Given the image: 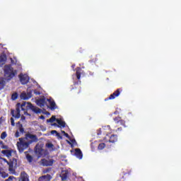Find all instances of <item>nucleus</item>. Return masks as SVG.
Masks as SVG:
<instances>
[{"mask_svg":"<svg viewBox=\"0 0 181 181\" xmlns=\"http://www.w3.org/2000/svg\"><path fill=\"white\" fill-rule=\"evenodd\" d=\"M28 108L32 110V111L35 112V114L42 113V110H40L39 107L33 106V105L29 102H23L22 104L18 103L16 105V110H11V115L14 118L17 119L21 118V121H25V115H30L29 113H28Z\"/></svg>","mask_w":181,"mask_h":181,"instance_id":"obj_1","label":"nucleus"},{"mask_svg":"<svg viewBox=\"0 0 181 181\" xmlns=\"http://www.w3.org/2000/svg\"><path fill=\"white\" fill-rule=\"evenodd\" d=\"M18 74V71L15 69H13V67L12 66L8 64L5 65L4 67V80L6 81H11L15 76Z\"/></svg>","mask_w":181,"mask_h":181,"instance_id":"obj_2","label":"nucleus"},{"mask_svg":"<svg viewBox=\"0 0 181 181\" xmlns=\"http://www.w3.org/2000/svg\"><path fill=\"white\" fill-rule=\"evenodd\" d=\"M30 145V142L25 138H20L19 141L17 142V148L19 152H23L24 149H28Z\"/></svg>","mask_w":181,"mask_h":181,"instance_id":"obj_3","label":"nucleus"},{"mask_svg":"<svg viewBox=\"0 0 181 181\" xmlns=\"http://www.w3.org/2000/svg\"><path fill=\"white\" fill-rule=\"evenodd\" d=\"M56 121L57 123H54L52 125L54 127H59V128H64L66 127V122L63 121L62 118H56V116H52L50 119L47 120V122H54Z\"/></svg>","mask_w":181,"mask_h":181,"instance_id":"obj_4","label":"nucleus"},{"mask_svg":"<svg viewBox=\"0 0 181 181\" xmlns=\"http://www.w3.org/2000/svg\"><path fill=\"white\" fill-rule=\"evenodd\" d=\"M1 160L4 162V163H6L7 166H8V170L11 172V173H13V172H15V168L16 166V158H13L9 161L6 160V158H1Z\"/></svg>","mask_w":181,"mask_h":181,"instance_id":"obj_5","label":"nucleus"},{"mask_svg":"<svg viewBox=\"0 0 181 181\" xmlns=\"http://www.w3.org/2000/svg\"><path fill=\"white\" fill-rule=\"evenodd\" d=\"M20 98L25 101H28V100L32 98V91H29V89H28L27 92H22L20 95Z\"/></svg>","mask_w":181,"mask_h":181,"instance_id":"obj_6","label":"nucleus"},{"mask_svg":"<svg viewBox=\"0 0 181 181\" xmlns=\"http://www.w3.org/2000/svg\"><path fill=\"white\" fill-rule=\"evenodd\" d=\"M17 127H18V129L16 131L15 134V137L16 138H19L22 134L25 132L23 129V126L21 124V122H18L17 124Z\"/></svg>","mask_w":181,"mask_h":181,"instance_id":"obj_7","label":"nucleus"},{"mask_svg":"<svg viewBox=\"0 0 181 181\" xmlns=\"http://www.w3.org/2000/svg\"><path fill=\"white\" fill-rule=\"evenodd\" d=\"M19 78L21 84H28L29 82V76L27 74H21Z\"/></svg>","mask_w":181,"mask_h":181,"instance_id":"obj_8","label":"nucleus"},{"mask_svg":"<svg viewBox=\"0 0 181 181\" xmlns=\"http://www.w3.org/2000/svg\"><path fill=\"white\" fill-rule=\"evenodd\" d=\"M36 104L41 108L46 105V98H42L36 100Z\"/></svg>","mask_w":181,"mask_h":181,"instance_id":"obj_9","label":"nucleus"},{"mask_svg":"<svg viewBox=\"0 0 181 181\" xmlns=\"http://www.w3.org/2000/svg\"><path fill=\"white\" fill-rule=\"evenodd\" d=\"M42 166H52L53 165V160L52 159H42L41 160Z\"/></svg>","mask_w":181,"mask_h":181,"instance_id":"obj_10","label":"nucleus"},{"mask_svg":"<svg viewBox=\"0 0 181 181\" xmlns=\"http://www.w3.org/2000/svg\"><path fill=\"white\" fill-rule=\"evenodd\" d=\"M25 139H27L28 142H30V144H32V142H35V141H37V138H36V136L33 134H27L26 138Z\"/></svg>","mask_w":181,"mask_h":181,"instance_id":"obj_11","label":"nucleus"},{"mask_svg":"<svg viewBox=\"0 0 181 181\" xmlns=\"http://www.w3.org/2000/svg\"><path fill=\"white\" fill-rule=\"evenodd\" d=\"M1 152L3 155H5L6 158H11V156H12V152H13V150L12 149L2 150Z\"/></svg>","mask_w":181,"mask_h":181,"instance_id":"obj_12","label":"nucleus"},{"mask_svg":"<svg viewBox=\"0 0 181 181\" xmlns=\"http://www.w3.org/2000/svg\"><path fill=\"white\" fill-rule=\"evenodd\" d=\"M6 62V55L5 54H2L0 55V67H2L5 62Z\"/></svg>","mask_w":181,"mask_h":181,"instance_id":"obj_13","label":"nucleus"},{"mask_svg":"<svg viewBox=\"0 0 181 181\" xmlns=\"http://www.w3.org/2000/svg\"><path fill=\"white\" fill-rule=\"evenodd\" d=\"M75 156L76 158H78V159H83V153L80 148L75 149Z\"/></svg>","mask_w":181,"mask_h":181,"instance_id":"obj_14","label":"nucleus"},{"mask_svg":"<svg viewBox=\"0 0 181 181\" xmlns=\"http://www.w3.org/2000/svg\"><path fill=\"white\" fill-rule=\"evenodd\" d=\"M19 181H29V177H28V174H26L25 172L21 173V180Z\"/></svg>","mask_w":181,"mask_h":181,"instance_id":"obj_15","label":"nucleus"},{"mask_svg":"<svg viewBox=\"0 0 181 181\" xmlns=\"http://www.w3.org/2000/svg\"><path fill=\"white\" fill-rule=\"evenodd\" d=\"M47 101L50 105L51 110H55L56 109V103H54V100H53V99H52V98H49V99H47Z\"/></svg>","mask_w":181,"mask_h":181,"instance_id":"obj_16","label":"nucleus"},{"mask_svg":"<svg viewBox=\"0 0 181 181\" xmlns=\"http://www.w3.org/2000/svg\"><path fill=\"white\" fill-rule=\"evenodd\" d=\"M50 179H52V176L47 175L40 177L39 178V181H50Z\"/></svg>","mask_w":181,"mask_h":181,"instance_id":"obj_17","label":"nucleus"},{"mask_svg":"<svg viewBox=\"0 0 181 181\" xmlns=\"http://www.w3.org/2000/svg\"><path fill=\"white\" fill-rule=\"evenodd\" d=\"M119 95V90H117L115 93H113L112 95H110L109 100H114L115 97H118Z\"/></svg>","mask_w":181,"mask_h":181,"instance_id":"obj_18","label":"nucleus"},{"mask_svg":"<svg viewBox=\"0 0 181 181\" xmlns=\"http://www.w3.org/2000/svg\"><path fill=\"white\" fill-rule=\"evenodd\" d=\"M117 140H118V138L117 137V135L113 134L110 137L109 142L114 144V142H117Z\"/></svg>","mask_w":181,"mask_h":181,"instance_id":"obj_19","label":"nucleus"},{"mask_svg":"<svg viewBox=\"0 0 181 181\" xmlns=\"http://www.w3.org/2000/svg\"><path fill=\"white\" fill-rule=\"evenodd\" d=\"M6 83V82L5 81V79L4 78H0V90H2V88L5 87Z\"/></svg>","mask_w":181,"mask_h":181,"instance_id":"obj_20","label":"nucleus"},{"mask_svg":"<svg viewBox=\"0 0 181 181\" xmlns=\"http://www.w3.org/2000/svg\"><path fill=\"white\" fill-rule=\"evenodd\" d=\"M51 134H52V135H55V136L58 138V139H62V136H60V134H59V133L57 132V131H56V130H52V131L51 132Z\"/></svg>","mask_w":181,"mask_h":181,"instance_id":"obj_21","label":"nucleus"},{"mask_svg":"<svg viewBox=\"0 0 181 181\" xmlns=\"http://www.w3.org/2000/svg\"><path fill=\"white\" fill-rule=\"evenodd\" d=\"M81 75V69L77 68L76 69V77H77L78 80H80Z\"/></svg>","mask_w":181,"mask_h":181,"instance_id":"obj_22","label":"nucleus"},{"mask_svg":"<svg viewBox=\"0 0 181 181\" xmlns=\"http://www.w3.org/2000/svg\"><path fill=\"white\" fill-rule=\"evenodd\" d=\"M105 148V144L102 143L99 144L98 149H99V151H103V149H104Z\"/></svg>","mask_w":181,"mask_h":181,"instance_id":"obj_23","label":"nucleus"},{"mask_svg":"<svg viewBox=\"0 0 181 181\" xmlns=\"http://www.w3.org/2000/svg\"><path fill=\"white\" fill-rule=\"evenodd\" d=\"M8 136V134H6V132H2L1 134V139H5Z\"/></svg>","mask_w":181,"mask_h":181,"instance_id":"obj_24","label":"nucleus"},{"mask_svg":"<svg viewBox=\"0 0 181 181\" xmlns=\"http://www.w3.org/2000/svg\"><path fill=\"white\" fill-rule=\"evenodd\" d=\"M26 159L28 162L30 163L33 160V158L30 155L26 154Z\"/></svg>","mask_w":181,"mask_h":181,"instance_id":"obj_25","label":"nucleus"},{"mask_svg":"<svg viewBox=\"0 0 181 181\" xmlns=\"http://www.w3.org/2000/svg\"><path fill=\"white\" fill-rule=\"evenodd\" d=\"M35 152L36 153H38V155L42 156V152H43V150H42L41 148H37V147H36Z\"/></svg>","mask_w":181,"mask_h":181,"instance_id":"obj_26","label":"nucleus"},{"mask_svg":"<svg viewBox=\"0 0 181 181\" xmlns=\"http://www.w3.org/2000/svg\"><path fill=\"white\" fill-rule=\"evenodd\" d=\"M18 98V93H14L11 95V100H16Z\"/></svg>","mask_w":181,"mask_h":181,"instance_id":"obj_27","label":"nucleus"},{"mask_svg":"<svg viewBox=\"0 0 181 181\" xmlns=\"http://www.w3.org/2000/svg\"><path fill=\"white\" fill-rule=\"evenodd\" d=\"M47 148H48L49 149H52L53 148V145L52 144V143H48L46 144Z\"/></svg>","mask_w":181,"mask_h":181,"instance_id":"obj_28","label":"nucleus"},{"mask_svg":"<svg viewBox=\"0 0 181 181\" xmlns=\"http://www.w3.org/2000/svg\"><path fill=\"white\" fill-rule=\"evenodd\" d=\"M61 177H62L63 180H65V179L67 178V175H66L64 173H62L61 174Z\"/></svg>","mask_w":181,"mask_h":181,"instance_id":"obj_29","label":"nucleus"},{"mask_svg":"<svg viewBox=\"0 0 181 181\" xmlns=\"http://www.w3.org/2000/svg\"><path fill=\"white\" fill-rule=\"evenodd\" d=\"M11 122L12 127H15V120L13 119V117L11 118Z\"/></svg>","mask_w":181,"mask_h":181,"instance_id":"obj_30","label":"nucleus"},{"mask_svg":"<svg viewBox=\"0 0 181 181\" xmlns=\"http://www.w3.org/2000/svg\"><path fill=\"white\" fill-rule=\"evenodd\" d=\"M15 177H9L7 180H6L5 181H13V180H15Z\"/></svg>","mask_w":181,"mask_h":181,"instance_id":"obj_31","label":"nucleus"},{"mask_svg":"<svg viewBox=\"0 0 181 181\" xmlns=\"http://www.w3.org/2000/svg\"><path fill=\"white\" fill-rule=\"evenodd\" d=\"M62 134H63L66 138H69V134L66 133V132L62 131Z\"/></svg>","mask_w":181,"mask_h":181,"instance_id":"obj_32","label":"nucleus"},{"mask_svg":"<svg viewBox=\"0 0 181 181\" xmlns=\"http://www.w3.org/2000/svg\"><path fill=\"white\" fill-rule=\"evenodd\" d=\"M11 62L12 64H16V59H12V58L11 59Z\"/></svg>","mask_w":181,"mask_h":181,"instance_id":"obj_33","label":"nucleus"},{"mask_svg":"<svg viewBox=\"0 0 181 181\" xmlns=\"http://www.w3.org/2000/svg\"><path fill=\"white\" fill-rule=\"evenodd\" d=\"M1 148H2V149H5V151L8 150V146H6V145H3V146H1Z\"/></svg>","mask_w":181,"mask_h":181,"instance_id":"obj_34","label":"nucleus"},{"mask_svg":"<svg viewBox=\"0 0 181 181\" xmlns=\"http://www.w3.org/2000/svg\"><path fill=\"white\" fill-rule=\"evenodd\" d=\"M34 94H35V95H40V92H39L37 90H34Z\"/></svg>","mask_w":181,"mask_h":181,"instance_id":"obj_35","label":"nucleus"},{"mask_svg":"<svg viewBox=\"0 0 181 181\" xmlns=\"http://www.w3.org/2000/svg\"><path fill=\"white\" fill-rule=\"evenodd\" d=\"M40 119H45V116L41 115V116L40 117Z\"/></svg>","mask_w":181,"mask_h":181,"instance_id":"obj_36","label":"nucleus"},{"mask_svg":"<svg viewBox=\"0 0 181 181\" xmlns=\"http://www.w3.org/2000/svg\"><path fill=\"white\" fill-rule=\"evenodd\" d=\"M76 142V140H72V143L74 144Z\"/></svg>","mask_w":181,"mask_h":181,"instance_id":"obj_37","label":"nucleus"},{"mask_svg":"<svg viewBox=\"0 0 181 181\" xmlns=\"http://www.w3.org/2000/svg\"><path fill=\"white\" fill-rule=\"evenodd\" d=\"M107 128H110V126H107Z\"/></svg>","mask_w":181,"mask_h":181,"instance_id":"obj_38","label":"nucleus"},{"mask_svg":"<svg viewBox=\"0 0 181 181\" xmlns=\"http://www.w3.org/2000/svg\"><path fill=\"white\" fill-rule=\"evenodd\" d=\"M25 155H26V153H28V152H25Z\"/></svg>","mask_w":181,"mask_h":181,"instance_id":"obj_39","label":"nucleus"}]
</instances>
